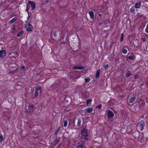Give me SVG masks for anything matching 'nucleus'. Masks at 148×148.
<instances>
[{"label": "nucleus", "mask_w": 148, "mask_h": 148, "mask_svg": "<svg viewBox=\"0 0 148 148\" xmlns=\"http://www.w3.org/2000/svg\"><path fill=\"white\" fill-rule=\"evenodd\" d=\"M41 88H42L41 87H36L34 95V98H36L38 97L39 94L38 92L39 90H40L39 92L40 93H41V92H42L41 90Z\"/></svg>", "instance_id": "f257e3e1"}, {"label": "nucleus", "mask_w": 148, "mask_h": 148, "mask_svg": "<svg viewBox=\"0 0 148 148\" xmlns=\"http://www.w3.org/2000/svg\"><path fill=\"white\" fill-rule=\"evenodd\" d=\"M145 126V123L143 121H140L137 124L138 127L141 130H142Z\"/></svg>", "instance_id": "f03ea898"}, {"label": "nucleus", "mask_w": 148, "mask_h": 148, "mask_svg": "<svg viewBox=\"0 0 148 148\" xmlns=\"http://www.w3.org/2000/svg\"><path fill=\"white\" fill-rule=\"evenodd\" d=\"M25 27L27 31L30 32L32 31L33 28L32 25L29 23L26 24Z\"/></svg>", "instance_id": "7ed1b4c3"}, {"label": "nucleus", "mask_w": 148, "mask_h": 148, "mask_svg": "<svg viewBox=\"0 0 148 148\" xmlns=\"http://www.w3.org/2000/svg\"><path fill=\"white\" fill-rule=\"evenodd\" d=\"M114 114L111 110H109L107 113V116L108 119L112 118L114 116Z\"/></svg>", "instance_id": "20e7f679"}, {"label": "nucleus", "mask_w": 148, "mask_h": 148, "mask_svg": "<svg viewBox=\"0 0 148 148\" xmlns=\"http://www.w3.org/2000/svg\"><path fill=\"white\" fill-rule=\"evenodd\" d=\"M81 134L84 136H88L87 131L86 129H84L81 131Z\"/></svg>", "instance_id": "39448f33"}, {"label": "nucleus", "mask_w": 148, "mask_h": 148, "mask_svg": "<svg viewBox=\"0 0 148 148\" xmlns=\"http://www.w3.org/2000/svg\"><path fill=\"white\" fill-rule=\"evenodd\" d=\"M28 3L31 5L32 10H33L35 9L36 8V4L34 2L29 1L28 2Z\"/></svg>", "instance_id": "423d86ee"}, {"label": "nucleus", "mask_w": 148, "mask_h": 148, "mask_svg": "<svg viewBox=\"0 0 148 148\" xmlns=\"http://www.w3.org/2000/svg\"><path fill=\"white\" fill-rule=\"evenodd\" d=\"M73 69H74L82 70L84 69H85V67L83 66H75L73 67Z\"/></svg>", "instance_id": "0eeeda50"}, {"label": "nucleus", "mask_w": 148, "mask_h": 148, "mask_svg": "<svg viewBox=\"0 0 148 148\" xmlns=\"http://www.w3.org/2000/svg\"><path fill=\"white\" fill-rule=\"evenodd\" d=\"M97 14L98 15V16L97 15H96V17L97 18V19L98 20H100L101 19H102L103 17V14H100L99 12H98Z\"/></svg>", "instance_id": "6e6552de"}, {"label": "nucleus", "mask_w": 148, "mask_h": 148, "mask_svg": "<svg viewBox=\"0 0 148 148\" xmlns=\"http://www.w3.org/2000/svg\"><path fill=\"white\" fill-rule=\"evenodd\" d=\"M5 54V51L4 50H2L0 51V57L3 58Z\"/></svg>", "instance_id": "1a4fd4ad"}, {"label": "nucleus", "mask_w": 148, "mask_h": 148, "mask_svg": "<svg viewBox=\"0 0 148 148\" xmlns=\"http://www.w3.org/2000/svg\"><path fill=\"white\" fill-rule=\"evenodd\" d=\"M60 141V138H56V139H54L53 141V145L54 146H55Z\"/></svg>", "instance_id": "9d476101"}, {"label": "nucleus", "mask_w": 148, "mask_h": 148, "mask_svg": "<svg viewBox=\"0 0 148 148\" xmlns=\"http://www.w3.org/2000/svg\"><path fill=\"white\" fill-rule=\"evenodd\" d=\"M81 144H80L77 146V148H86V147L84 145V143L82 142H80Z\"/></svg>", "instance_id": "9b49d317"}, {"label": "nucleus", "mask_w": 148, "mask_h": 148, "mask_svg": "<svg viewBox=\"0 0 148 148\" xmlns=\"http://www.w3.org/2000/svg\"><path fill=\"white\" fill-rule=\"evenodd\" d=\"M88 13L90 15V17L91 19H93L94 17V12L92 11H89Z\"/></svg>", "instance_id": "f8f14e48"}, {"label": "nucleus", "mask_w": 148, "mask_h": 148, "mask_svg": "<svg viewBox=\"0 0 148 148\" xmlns=\"http://www.w3.org/2000/svg\"><path fill=\"white\" fill-rule=\"evenodd\" d=\"M135 57L134 55L130 56H127L126 59L127 60L128 59H129L131 60H134L135 59Z\"/></svg>", "instance_id": "ddd939ff"}, {"label": "nucleus", "mask_w": 148, "mask_h": 148, "mask_svg": "<svg viewBox=\"0 0 148 148\" xmlns=\"http://www.w3.org/2000/svg\"><path fill=\"white\" fill-rule=\"evenodd\" d=\"M68 120L67 118H65L64 119V127L66 126L68 123L67 120Z\"/></svg>", "instance_id": "4468645a"}, {"label": "nucleus", "mask_w": 148, "mask_h": 148, "mask_svg": "<svg viewBox=\"0 0 148 148\" xmlns=\"http://www.w3.org/2000/svg\"><path fill=\"white\" fill-rule=\"evenodd\" d=\"M136 97H133L130 98L129 100V102L130 103H133L135 100Z\"/></svg>", "instance_id": "2eb2a0df"}, {"label": "nucleus", "mask_w": 148, "mask_h": 148, "mask_svg": "<svg viewBox=\"0 0 148 148\" xmlns=\"http://www.w3.org/2000/svg\"><path fill=\"white\" fill-rule=\"evenodd\" d=\"M92 110V108H86L85 110V111H86V112L90 113L91 112Z\"/></svg>", "instance_id": "dca6fc26"}, {"label": "nucleus", "mask_w": 148, "mask_h": 148, "mask_svg": "<svg viewBox=\"0 0 148 148\" xmlns=\"http://www.w3.org/2000/svg\"><path fill=\"white\" fill-rule=\"evenodd\" d=\"M141 5V3L140 2H138L137 3L135 6V7L136 8H139Z\"/></svg>", "instance_id": "f3484780"}, {"label": "nucleus", "mask_w": 148, "mask_h": 148, "mask_svg": "<svg viewBox=\"0 0 148 148\" xmlns=\"http://www.w3.org/2000/svg\"><path fill=\"white\" fill-rule=\"evenodd\" d=\"M17 19L16 17H14L13 18L9 21V23L11 24H12L17 20Z\"/></svg>", "instance_id": "a211bd4d"}, {"label": "nucleus", "mask_w": 148, "mask_h": 148, "mask_svg": "<svg viewBox=\"0 0 148 148\" xmlns=\"http://www.w3.org/2000/svg\"><path fill=\"white\" fill-rule=\"evenodd\" d=\"M100 72V69H99L96 72V78H98L99 77V73Z\"/></svg>", "instance_id": "6ab92c4d"}, {"label": "nucleus", "mask_w": 148, "mask_h": 148, "mask_svg": "<svg viewBox=\"0 0 148 148\" xmlns=\"http://www.w3.org/2000/svg\"><path fill=\"white\" fill-rule=\"evenodd\" d=\"M84 141H81L80 142H82V143H85L88 140V138L87 137V136H84Z\"/></svg>", "instance_id": "aec40b11"}, {"label": "nucleus", "mask_w": 148, "mask_h": 148, "mask_svg": "<svg viewBox=\"0 0 148 148\" xmlns=\"http://www.w3.org/2000/svg\"><path fill=\"white\" fill-rule=\"evenodd\" d=\"M9 55H15V56H14L15 57L17 56V52L16 51H15L14 52H13L10 53V54Z\"/></svg>", "instance_id": "412c9836"}, {"label": "nucleus", "mask_w": 148, "mask_h": 148, "mask_svg": "<svg viewBox=\"0 0 148 148\" xmlns=\"http://www.w3.org/2000/svg\"><path fill=\"white\" fill-rule=\"evenodd\" d=\"M23 33H24V31H21L20 32H19V33H18V34L17 35V36H22V34H23Z\"/></svg>", "instance_id": "4be33fe9"}, {"label": "nucleus", "mask_w": 148, "mask_h": 148, "mask_svg": "<svg viewBox=\"0 0 148 148\" xmlns=\"http://www.w3.org/2000/svg\"><path fill=\"white\" fill-rule=\"evenodd\" d=\"M92 101V100L90 99H88L87 100L86 102H87V104L88 106H89L91 104V102Z\"/></svg>", "instance_id": "5701e85b"}, {"label": "nucleus", "mask_w": 148, "mask_h": 148, "mask_svg": "<svg viewBox=\"0 0 148 148\" xmlns=\"http://www.w3.org/2000/svg\"><path fill=\"white\" fill-rule=\"evenodd\" d=\"M81 121L79 119H78L77 123V125L78 126H80L81 125Z\"/></svg>", "instance_id": "b1692460"}, {"label": "nucleus", "mask_w": 148, "mask_h": 148, "mask_svg": "<svg viewBox=\"0 0 148 148\" xmlns=\"http://www.w3.org/2000/svg\"><path fill=\"white\" fill-rule=\"evenodd\" d=\"M129 73H127L125 74V76L126 77H128L131 75V74L130 73V71H128Z\"/></svg>", "instance_id": "393cba45"}, {"label": "nucleus", "mask_w": 148, "mask_h": 148, "mask_svg": "<svg viewBox=\"0 0 148 148\" xmlns=\"http://www.w3.org/2000/svg\"><path fill=\"white\" fill-rule=\"evenodd\" d=\"M20 67L21 68V70L24 71H25V66H23V65H22V66H20Z\"/></svg>", "instance_id": "a878e982"}, {"label": "nucleus", "mask_w": 148, "mask_h": 148, "mask_svg": "<svg viewBox=\"0 0 148 148\" xmlns=\"http://www.w3.org/2000/svg\"><path fill=\"white\" fill-rule=\"evenodd\" d=\"M90 79L89 78H85V82H88L90 81Z\"/></svg>", "instance_id": "bb28decb"}, {"label": "nucleus", "mask_w": 148, "mask_h": 148, "mask_svg": "<svg viewBox=\"0 0 148 148\" xmlns=\"http://www.w3.org/2000/svg\"><path fill=\"white\" fill-rule=\"evenodd\" d=\"M34 107V106L33 105H29L28 106V108L30 110H32L33 109Z\"/></svg>", "instance_id": "cd10ccee"}, {"label": "nucleus", "mask_w": 148, "mask_h": 148, "mask_svg": "<svg viewBox=\"0 0 148 148\" xmlns=\"http://www.w3.org/2000/svg\"><path fill=\"white\" fill-rule=\"evenodd\" d=\"M30 8V6L28 5V4H27V8L25 10V11L27 12H28V10Z\"/></svg>", "instance_id": "c85d7f7f"}, {"label": "nucleus", "mask_w": 148, "mask_h": 148, "mask_svg": "<svg viewBox=\"0 0 148 148\" xmlns=\"http://www.w3.org/2000/svg\"><path fill=\"white\" fill-rule=\"evenodd\" d=\"M124 34L123 33H122L121 34V36L120 39V40L121 41H123V39H124Z\"/></svg>", "instance_id": "c756f323"}, {"label": "nucleus", "mask_w": 148, "mask_h": 148, "mask_svg": "<svg viewBox=\"0 0 148 148\" xmlns=\"http://www.w3.org/2000/svg\"><path fill=\"white\" fill-rule=\"evenodd\" d=\"M122 51L123 53L124 54H126L127 52V51L126 49H123Z\"/></svg>", "instance_id": "7c9ffc66"}, {"label": "nucleus", "mask_w": 148, "mask_h": 148, "mask_svg": "<svg viewBox=\"0 0 148 148\" xmlns=\"http://www.w3.org/2000/svg\"><path fill=\"white\" fill-rule=\"evenodd\" d=\"M4 140L2 135H0V142H1Z\"/></svg>", "instance_id": "2f4dec72"}, {"label": "nucleus", "mask_w": 148, "mask_h": 148, "mask_svg": "<svg viewBox=\"0 0 148 148\" xmlns=\"http://www.w3.org/2000/svg\"><path fill=\"white\" fill-rule=\"evenodd\" d=\"M18 87L19 89H21L22 88V86L21 85H16L15 86V88L17 89L18 88Z\"/></svg>", "instance_id": "473e14b6"}, {"label": "nucleus", "mask_w": 148, "mask_h": 148, "mask_svg": "<svg viewBox=\"0 0 148 148\" xmlns=\"http://www.w3.org/2000/svg\"><path fill=\"white\" fill-rule=\"evenodd\" d=\"M130 11L132 12H135V9L134 6H133L132 8L130 9Z\"/></svg>", "instance_id": "72a5a7b5"}, {"label": "nucleus", "mask_w": 148, "mask_h": 148, "mask_svg": "<svg viewBox=\"0 0 148 148\" xmlns=\"http://www.w3.org/2000/svg\"><path fill=\"white\" fill-rule=\"evenodd\" d=\"M102 107V105L100 104L99 105L97 106H96L97 108H98L99 109H100Z\"/></svg>", "instance_id": "f704fd0d"}, {"label": "nucleus", "mask_w": 148, "mask_h": 148, "mask_svg": "<svg viewBox=\"0 0 148 148\" xmlns=\"http://www.w3.org/2000/svg\"><path fill=\"white\" fill-rule=\"evenodd\" d=\"M103 67L105 68L106 69H108V64H107V65H103Z\"/></svg>", "instance_id": "c9c22d12"}, {"label": "nucleus", "mask_w": 148, "mask_h": 148, "mask_svg": "<svg viewBox=\"0 0 148 148\" xmlns=\"http://www.w3.org/2000/svg\"><path fill=\"white\" fill-rule=\"evenodd\" d=\"M141 39L144 42H145L146 41V38H145L142 37Z\"/></svg>", "instance_id": "e433bc0d"}, {"label": "nucleus", "mask_w": 148, "mask_h": 148, "mask_svg": "<svg viewBox=\"0 0 148 148\" xmlns=\"http://www.w3.org/2000/svg\"><path fill=\"white\" fill-rule=\"evenodd\" d=\"M28 14V16L27 18V19H28L29 17L31 16L32 15V14L31 13H29L28 12H27Z\"/></svg>", "instance_id": "4c0bfd02"}, {"label": "nucleus", "mask_w": 148, "mask_h": 148, "mask_svg": "<svg viewBox=\"0 0 148 148\" xmlns=\"http://www.w3.org/2000/svg\"><path fill=\"white\" fill-rule=\"evenodd\" d=\"M103 1L104 3H106V4L108 3V0H103Z\"/></svg>", "instance_id": "58836bf2"}, {"label": "nucleus", "mask_w": 148, "mask_h": 148, "mask_svg": "<svg viewBox=\"0 0 148 148\" xmlns=\"http://www.w3.org/2000/svg\"><path fill=\"white\" fill-rule=\"evenodd\" d=\"M60 128H61V127H58V129L56 131L58 132H59L60 131Z\"/></svg>", "instance_id": "ea45409f"}, {"label": "nucleus", "mask_w": 148, "mask_h": 148, "mask_svg": "<svg viewBox=\"0 0 148 148\" xmlns=\"http://www.w3.org/2000/svg\"><path fill=\"white\" fill-rule=\"evenodd\" d=\"M145 32L146 33H148V27H147L145 29Z\"/></svg>", "instance_id": "a19ab883"}, {"label": "nucleus", "mask_w": 148, "mask_h": 148, "mask_svg": "<svg viewBox=\"0 0 148 148\" xmlns=\"http://www.w3.org/2000/svg\"><path fill=\"white\" fill-rule=\"evenodd\" d=\"M49 1V0H47L46 1H44V2H46V3H48Z\"/></svg>", "instance_id": "79ce46f5"}, {"label": "nucleus", "mask_w": 148, "mask_h": 148, "mask_svg": "<svg viewBox=\"0 0 148 148\" xmlns=\"http://www.w3.org/2000/svg\"><path fill=\"white\" fill-rule=\"evenodd\" d=\"M54 36L55 37L57 35L56 34V32H54Z\"/></svg>", "instance_id": "37998d69"}, {"label": "nucleus", "mask_w": 148, "mask_h": 148, "mask_svg": "<svg viewBox=\"0 0 148 148\" xmlns=\"http://www.w3.org/2000/svg\"><path fill=\"white\" fill-rule=\"evenodd\" d=\"M138 75H135V77H134V79H136L137 78L136 77Z\"/></svg>", "instance_id": "c03bdc74"}, {"label": "nucleus", "mask_w": 148, "mask_h": 148, "mask_svg": "<svg viewBox=\"0 0 148 148\" xmlns=\"http://www.w3.org/2000/svg\"><path fill=\"white\" fill-rule=\"evenodd\" d=\"M58 132H57L56 131V132H55V134L56 135H57V134Z\"/></svg>", "instance_id": "a18cd8bd"}, {"label": "nucleus", "mask_w": 148, "mask_h": 148, "mask_svg": "<svg viewBox=\"0 0 148 148\" xmlns=\"http://www.w3.org/2000/svg\"><path fill=\"white\" fill-rule=\"evenodd\" d=\"M143 85V84L142 83V84H141L140 86H142Z\"/></svg>", "instance_id": "49530a36"}, {"label": "nucleus", "mask_w": 148, "mask_h": 148, "mask_svg": "<svg viewBox=\"0 0 148 148\" xmlns=\"http://www.w3.org/2000/svg\"><path fill=\"white\" fill-rule=\"evenodd\" d=\"M33 110H32L31 111V112H33Z\"/></svg>", "instance_id": "de8ad7c7"}, {"label": "nucleus", "mask_w": 148, "mask_h": 148, "mask_svg": "<svg viewBox=\"0 0 148 148\" xmlns=\"http://www.w3.org/2000/svg\"><path fill=\"white\" fill-rule=\"evenodd\" d=\"M34 90H33V92H34Z\"/></svg>", "instance_id": "09e8293b"}]
</instances>
